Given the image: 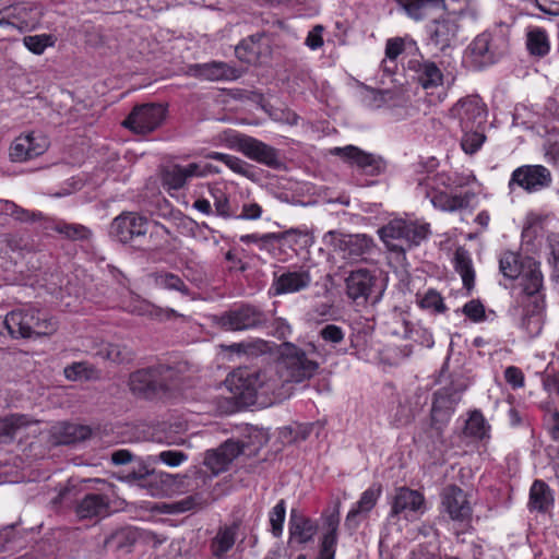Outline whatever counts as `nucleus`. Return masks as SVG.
<instances>
[{
    "label": "nucleus",
    "instance_id": "nucleus-1",
    "mask_svg": "<svg viewBox=\"0 0 559 559\" xmlns=\"http://www.w3.org/2000/svg\"><path fill=\"white\" fill-rule=\"evenodd\" d=\"M237 406L248 407L257 403L258 396L280 399L278 379L271 377L267 370L257 371L250 368L234 370L225 381Z\"/></svg>",
    "mask_w": 559,
    "mask_h": 559
},
{
    "label": "nucleus",
    "instance_id": "nucleus-2",
    "mask_svg": "<svg viewBox=\"0 0 559 559\" xmlns=\"http://www.w3.org/2000/svg\"><path fill=\"white\" fill-rule=\"evenodd\" d=\"M277 353L276 370L269 372L271 377L278 379V392L287 383L309 380L319 369V364L308 358L306 352L292 342H283Z\"/></svg>",
    "mask_w": 559,
    "mask_h": 559
},
{
    "label": "nucleus",
    "instance_id": "nucleus-3",
    "mask_svg": "<svg viewBox=\"0 0 559 559\" xmlns=\"http://www.w3.org/2000/svg\"><path fill=\"white\" fill-rule=\"evenodd\" d=\"M378 234L390 251L405 253L427 239L430 225L418 221L393 218L379 228Z\"/></svg>",
    "mask_w": 559,
    "mask_h": 559
},
{
    "label": "nucleus",
    "instance_id": "nucleus-4",
    "mask_svg": "<svg viewBox=\"0 0 559 559\" xmlns=\"http://www.w3.org/2000/svg\"><path fill=\"white\" fill-rule=\"evenodd\" d=\"M179 381L178 370L169 365L158 364L139 369L130 374V390L146 399L167 393Z\"/></svg>",
    "mask_w": 559,
    "mask_h": 559
},
{
    "label": "nucleus",
    "instance_id": "nucleus-5",
    "mask_svg": "<svg viewBox=\"0 0 559 559\" xmlns=\"http://www.w3.org/2000/svg\"><path fill=\"white\" fill-rule=\"evenodd\" d=\"M148 228L150 223L146 217L135 212H122L112 219L109 235L120 243L145 249L152 246V234H148Z\"/></svg>",
    "mask_w": 559,
    "mask_h": 559
},
{
    "label": "nucleus",
    "instance_id": "nucleus-6",
    "mask_svg": "<svg viewBox=\"0 0 559 559\" xmlns=\"http://www.w3.org/2000/svg\"><path fill=\"white\" fill-rule=\"evenodd\" d=\"M508 38L501 33L484 32L467 47L466 58L475 69L496 63L508 51Z\"/></svg>",
    "mask_w": 559,
    "mask_h": 559
},
{
    "label": "nucleus",
    "instance_id": "nucleus-7",
    "mask_svg": "<svg viewBox=\"0 0 559 559\" xmlns=\"http://www.w3.org/2000/svg\"><path fill=\"white\" fill-rule=\"evenodd\" d=\"M249 439L250 441L229 439L217 449L209 450L205 454L204 464L217 475L226 471L238 455L245 454L246 449L250 448V445H255L254 450H257L266 442L264 435L259 429H252Z\"/></svg>",
    "mask_w": 559,
    "mask_h": 559
},
{
    "label": "nucleus",
    "instance_id": "nucleus-8",
    "mask_svg": "<svg viewBox=\"0 0 559 559\" xmlns=\"http://www.w3.org/2000/svg\"><path fill=\"white\" fill-rule=\"evenodd\" d=\"M346 294L348 298L362 302H378L384 292V286L380 280V273L376 270L357 269L350 271L345 278Z\"/></svg>",
    "mask_w": 559,
    "mask_h": 559
},
{
    "label": "nucleus",
    "instance_id": "nucleus-9",
    "mask_svg": "<svg viewBox=\"0 0 559 559\" xmlns=\"http://www.w3.org/2000/svg\"><path fill=\"white\" fill-rule=\"evenodd\" d=\"M267 321V314L250 304H242L214 317V323L224 331L260 329L265 326Z\"/></svg>",
    "mask_w": 559,
    "mask_h": 559
},
{
    "label": "nucleus",
    "instance_id": "nucleus-10",
    "mask_svg": "<svg viewBox=\"0 0 559 559\" xmlns=\"http://www.w3.org/2000/svg\"><path fill=\"white\" fill-rule=\"evenodd\" d=\"M230 144L248 158L272 169H281L284 167L280 151L255 138L243 133H235L230 138Z\"/></svg>",
    "mask_w": 559,
    "mask_h": 559
},
{
    "label": "nucleus",
    "instance_id": "nucleus-11",
    "mask_svg": "<svg viewBox=\"0 0 559 559\" xmlns=\"http://www.w3.org/2000/svg\"><path fill=\"white\" fill-rule=\"evenodd\" d=\"M325 245L334 251L342 253L344 259L358 260L369 253L373 247L371 237L365 234L347 235L337 230H330L323 236Z\"/></svg>",
    "mask_w": 559,
    "mask_h": 559
},
{
    "label": "nucleus",
    "instance_id": "nucleus-12",
    "mask_svg": "<svg viewBox=\"0 0 559 559\" xmlns=\"http://www.w3.org/2000/svg\"><path fill=\"white\" fill-rule=\"evenodd\" d=\"M467 383L463 377L452 378L450 383L433 393L431 419L433 421H447L455 406L462 399Z\"/></svg>",
    "mask_w": 559,
    "mask_h": 559
},
{
    "label": "nucleus",
    "instance_id": "nucleus-13",
    "mask_svg": "<svg viewBox=\"0 0 559 559\" xmlns=\"http://www.w3.org/2000/svg\"><path fill=\"white\" fill-rule=\"evenodd\" d=\"M331 154L338 156L349 166L356 167L367 176H380L386 170L388 165L382 156L368 153L355 145L334 147L331 150Z\"/></svg>",
    "mask_w": 559,
    "mask_h": 559
},
{
    "label": "nucleus",
    "instance_id": "nucleus-14",
    "mask_svg": "<svg viewBox=\"0 0 559 559\" xmlns=\"http://www.w3.org/2000/svg\"><path fill=\"white\" fill-rule=\"evenodd\" d=\"M165 115L166 109L160 104L139 105L132 109L122 126L134 133L147 134L162 124Z\"/></svg>",
    "mask_w": 559,
    "mask_h": 559
},
{
    "label": "nucleus",
    "instance_id": "nucleus-15",
    "mask_svg": "<svg viewBox=\"0 0 559 559\" xmlns=\"http://www.w3.org/2000/svg\"><path fill=\"white\" fill-rule=\"evenodd\" d=\"M312 276L306 266L282 267L274 272L271 292L274 296L295 294L311 286Z\"/></svg>",
    "mask_w": 559,
    "mask_h": 559
},
{
    "label": "nucleus",
    "instance_id": "nucleus-16",
    "mask_svg": "<svg viewBox=\"0 0 559 559\" xmlns=\"http://www.w3.org/2000/svg\"><path fill=\"white\" fill-rule=\"evenodd\" d=\"M210 173H218L211 164L190 163L186 166L170 164L162 169V183L167 190H180L194 177H204Z\"/></svg>",
    "mask_w": 559,
    "mask_h": 559
},
{
    "label": "nucleus",
    "instance_id": "nucleus-17",
    "mask_svg": "<svg viewBox=\"0 0 559 559\" xmlns=\"http://www.w3.org/2000/svg\"><path fill=\"white\" fill-rule=\"evenodd\" d=\"M552 177L543 165H523L513 170L509 187L519 186L526 192H537L551 185Z\"/></svg>",
    "mask_w": 559,
    "mask_h": 559
},
{
    "label": "nucleus",
    "instance_id": "nucleus-18",
    "mask_svg": "<svg viewBox=\"0 0 559 559\" xmlns=\"http://www.w3.org/2000/svg\"><path fill=\"white\" fill-rule=\"evenodd\" d=\"M450 115L459 119L462 130L480 129L486 122V106L478 96H467L450 109Z\"/></svg>",
    "mask_w": 559,
    "mask_h": 559
},
{
    "label": "nucleus",
    "instance_id": "nucleus-19",
    "mask_svg": "<svg viewBox=\"0 0 559 559\" xmlns=\"http://www.w3.org/2000/svg\"><path fill=\"white\" fill-rule=\"evenodd\" d=\"M49 146L48 139L35 132L21 134L10 146V159L13 163H24L43 155Z\"/></svg>",
    "mask_w": 559,
    "mask_h": 559
},
{
    "label": "nucleus",
    "instance_id": "nucleus-20",
    "mask_svg": "<svg viewBox=\"0 0 559 559\" xmlns=\"http://www.w3.org/2000/svg\"><path fill=\"white\" fill-rule=\"evenodd\" d=\"M425 502L424 495L418 490L405 486L399 487L391 499L389 516L394 519L403 514L404 519L408 520L409 514H423L426 510Z\"/></svg>",
    "mask_w": 559,
    "mask_h": 559
},
{
    "label": "nucleus",
    "instance_id": "nucleus-21",
    "mask_svg": "<svg viewBox=\"0 0 559 559\" xmlns=\"http://www.w3.org/2000/svg\"><path fill=\"white\" fill-rule=\"evenodd\" d=\"M442 507L450 519L456 522L468 521L472 516V507L463 489L456 485L447 486L441 495Z\"/></svg>",
    "mask_w": 559,
    "mask_h": 559
},
{
    "label": "nucleus",
    "instance_id": "nucleus-22",
    "mask_svg": "<svg viewBox=\"0 0 559 559\" xmlns=\"http://www.w3.org/2000/svg\"><path fill=\"white\" fill-rule=\"evenodd\" d=\"M188 74L207 81H231L240 76V71L226 62L212 61L189 66Z\"/></svg>",
    "mask_w": 559,
    "mask_h": 559
},
{
    "label": "nucleus",
    "instance_id": "nucleus-23",
    "mask_svg": "<svg viewBox=\"0 0 559 559\" xmlns=\"http://www.w3.org/2000/svg\"><path fill=\"white\" fill-rule=\"evenodd\" d=\"M43 230H52L62 239L73 242H88L93 238V231L87 226L59 218L44 219Z\"/></svg>",
    "mask_w": 559,
    "mask_h": 559
},
{
    "label": "nucleus",
    "instance_id": "nucleus-24",
    "mask_svg": "<svg viewBox=\"0 0 559 559\" xmlns=\"http://www.w3.org/2000/svg\"><path fill=\"white\" fill-rule=\"evenodd\" d=\"M28 329L29 337H39L53 334L58 324L46 311L36 308H22Z\"/></svg>",
    "mask_w": 559,
    "mask_h": 559
},
{
    "label": "nucleus",
    "instance_id": "nucleus-25",
    "mask_svg": "<svg viewBox=\"0 0 559 559\" xmlns=\"http://www.w3.org/2000/svg\"><path fill=\"white\" fill-rule=\"evenodd\" d=\"M409 69L415 72V79L425 90L436 88L443 83V73L433 61L412 60Z\"/></svg>",
    "mask_w": 559,
    "mask_h": 559
},
{
    "label": "nucleus",
    "instance_id": "nucleus-26",
    "mask_svg": "<svg viewBox=\"0 0 559 559\" xmlns=\"http://www.w3.org/2000/svg\"><path fill=\"white\" fill-rule=\"evenodd\" d=\"M80 520L105 516L109 512V498L103 493H87L74 508Z\"/></svg>",
    "mask_w": 559,
    "mask_h": 559
},
{
    "label": "nucleus",
    "instance_id": "nucleus-27",
    "mask_svg": "<svg viewBox=\"0 0 559 559\" xmlns=\"http://www.w3.org/2000/svg\"><path fill=\"white\" fill-rule=\"evenodd\" d=\"M475 197V192L471 190L461 194H449L448 192L436 189L431 193L430 201L436 209L455 212L468 207Z\"/></svg>",
    "mask_w": 559,
    "mask_h": 559
},
{
    "label": "nucleus",
    "instance_id": "nucleus-28",
    "mask_svg": "<svg viewBox=\"0 0 559 559\" xmlns=\"http://www.w3.org/2000/svg\"><path fill=\"white\" fill-rule=\"evenodd\" d=\"M523 304L522 328L530 336H537L544 324L545 298L536 297L533 302Z\"/></svg>",
    "mask_w": 559,
    "mask_h": 559
},
{
    "label": "nucleus",
    "instance_id": "nucleus-29",
    "mask_svg": "<svg viewBox=\"0 0 559 559\" xmlns=\"http://www.w3.org/2000/svg\"><path fill=\"white\" fill-rule=\"evenodd\" d=\"M381 493L382 485L379 483H374L368 489H366L361 493L356 506L348 512L345 520V525L350 528H356L358 526L356 518L360 514H368L377 504Z\"/></svg>",
    "mask_w": 559,
    "mask_h": 559
},
{
    "label": "nucleus",
    "instance_id": "nucleus-30",
    "mask_svg": "<svg viewBox=\"0 0 559 559\" xmlns=\"http://www.w3.org/2000/svg\"><path fill=\"white\" fill-rule=\"evenodd\" d=\"M288 528L290 539L297 540L299 544H307L316 535L318 525L310 518L293 509L289 515Z\"/></svg>",
    "mask_w": 559,
    "mask_h": 559
},
{
    "label": "nucleus",
    "instance_id": "nucleus-31",
    "mask_svg": "<svg viewBox=\"0 0 559 559\" xmlns=\"http://www.w3.org/2000/svg\"><path fill=\"white\" fill-rule=\"evenodd\" d=\"M457 33V25L451 20H433L429 26V43L440 51L451 46Z\"/></svg>",
    "mask_w": 559,
    "mask_h": 559
},
{
    "label": "nucleus",
    "instance_id": "nucleus-32",
    "mask_svg": "<svg viewBox=\"0 0 559 559\" xmlns=\"http://www.w3.org/2000/svg\"><path fill=\"white\" fill-rule=\"evenodd\" d=\"M520 285L524 294L522 302H533L534 298L543 297V274L538 264H533L528 270L521 273Z\"/></svg>",
    "mask_w": 559,
    "mask_h": 559
},
{
    "label": "nucleus",
    "instance_id": "nucleus-33",
    "mask_svg": "<svg viewBox=\"0 0 559 559\" xmlns=\"http://www.w3.org/2000/svg\"><path fill=\"white\" fill-rule=\"evenodd\" d=\"M240 523L235 521L230 525L219 527L217 534L211 542L212 555L216 558H223L227 554L236 542L237 532Z\"/></svg>",
    "mask_w": 559,
    "mask_h": 559
},
{
    "label": "nucleus",
    "instance_id": "nucleus-34",
    "mask_svg": "<svg viewBox=\"0 0 559 559\" xmlns=\"http://www.w3.org/2000/svg\"><path fill=\"white\" fill-rule=\"evenodd\" d=\"M0 334H8L12 338H31L22 308L12 310L0 319Z\"/></svg>",
    "mask_w": 559,
    "mask_h": 559
},
{
    "label": "nucleus",
    "instance_id": "nucleus-35",
    "mask_svg": "<svg viewBox=\"0 0 559 559\" xmlns=\"http://www.w3.org/2000/svg\"><path fill=\"white\" fill-rule=\"evenodd\" d=\"M552 504L554 496L551 489L544 480L536 479L530 489V509L546 513Z\"/></svg>",
    "mask_w": 559,
    "mask_h": 559
},
{
    "label": "nucleus",
    "instance_id": "nucleus-36",
    "mask_svg": "<svg viewBox=\"0 0 559 559\" xmlns=\"http://www.w3.org/2000/svg\"><path fill=\"white\" fill-rule=\"evenodd\" d=\"M403 8L414 20H423L431 16L433 12L444 11V0H405Z\"/></svg>",
    "mask_w": 559,
    "mask_h": 559
},
{
    "label": "nucleus",
    "instance_id": "nucleus-37",
    "mask_svg": "<svg viewBox=\"0 0 559 559\" xmlns=\"http://www.w3.org/2000/svg\"><path fill=\"white\" fill-rule=\"evenodd\" d=\"M454 267L455 271L461 275L463 286L469 292L474 287L475 272L472 264L469 252L460 247L454 253Z\"/></svg>",
    "mask_w": 559,
    "mask_h": 559
},
{
    "label": "nucleus",
    "instance_id": "nucleus-38",
    "mask_svg": "<svg viewBox=\"0 0 559 559\" xmlns=\"http://www.w3.org/2000/svg\"><path fill=\"white\" fill-rule=\"evenodd\" d=\"M148 491L152 496L168 493L175 490L179 484V475L152 469Z\"/></svg>",
    "mask_w": 559,
    "mask_h": 559
},
{
    "label": "nucleus",
    "instance_id": "nucleus-39",
    "mask_svg": "<svg viewBox=\"0 0 559 559\" xmlns=\"http://www.w3.org/2000/svg\"><path fill=\"white\" fill-rule=\"evenodd\" d=\"M206 157L210 159H215L224 163L228 168H230L236 174L245 176L246 178L249 179H254L255 174L253 167L239 157L219 152H212L207 154Z\"/></svg>",
    "mask_w": 559,
    "mask_h": 559
},
{
    "label": "nucleus",
    "instance_id": "nucleus-40",
    "mask_svg": "<svg viewBox=\"0 0 559 559\" xmlns=\"http://www.w3.org/2000/svg\"><path fill=\"white\" fill-rule=\"evenodd\" d=\"M154 283L162 289L179 292L183 296H189L191 293L190 288L188 285H186L183 280L179 275L171 272H156L154 274Z\"/></svg>",
    "mask_w": 559,
    "mask_h": 559
},
{
    "label": "nucleus",
    "instance_id": "nucleus-41",
    "mask_svg": "<svg viewBox=\"0 0 559 559\" xmlns=\"http://www.w3.org/2000/svg\"><path fill=\"white\" fill-rule=\"evenodd\" d=\"M92 430L87 426L64 423L60 427L59 443L72 444L88 439Z\"/></svg>",
    "mask_w": 559,
    "mask_h": 559
},
{
    "label": "nucleus",
    "instance_id": "nucleus-42",
    "mask_svg": "<svg viewBox=\"0 0 559 559\" xmlns=\"http://www.w3.org/2000/svg\"><path fill=\"white\" fill-rule=\"evenodd\" d=\"M526 46L531 55L544 57L549 52L550 45L545 29L534 27L527 33Z\"/></svg>",
    "mask_w": 559,
    "mask_h": 559
},
{
    "label": "nucleus",
    "instance_id": "nucleus-43",
    "mask_svg": "<svg viewBox=\"0 0 559 559\" xmlns=\"http://www.w3.org/2000/svg\"><path fill=\"white\" fill-rule=\"evenodd\" d=\"M98 355L116 364L130 362L134 357L133 350L123 344H107L99 349Z\"/></svg>",
    "mask_w": 559,
    "mask_h": 559
},
{
    "label": "nucleus",
    "instance_id": "nucleus-44",
    "mask_svg": "<svg viewBox=\"0 0 559 559\" xmlns=\"http://www.w3.org/2000/svg\"><path fill=\"white\" fill-rule=\"evenodd\" d=\"M27 425L26 417L24 415H11L8 417H0V442L11 441L16 431Z\"/></svg>",
    "mask_w": 559,
    "mask_h": 559
},
{
    "label": "nucleus",
    "instance_id": "nucleus-45",
    "mask_svg": "<svg viewBox=\"0 0 559 559\" xmlns=\"http://www.w3.org/2000/svg\"><path fill=\"white\" fill-rule=\"evenodd\" d=\"M490 426L486 421L480 411H473L466 420L465 433L467 436L484 439L488 437Z\"/></svg>",
    "mask_w": 559,
    "mask_h": 559
},
{
    "label": "nucleus",
    "instance_id": "nucleus-46",
    "mask_svg": "<svg viewBox=\"0 0 559 559\" xmlns=\"http://www.w3.org/2000/svg\"><path fill=\"white\" fill-rule=\"evenodd\" d=\"M286 516V502L281 499L269 512V522L271 525V533L274 537H281Z\"/></svg>",
    "mask_w": 559,
    "mask_h": 559
},
{
    "label": "nucleus",
    "instance_id": "nucleus-47",
    "mask_svg": "<svg viewBox=\"0 0 559 559\" xmlns=\"http://www.w3.org/2000/svg\"><path fill=\"white\" fill-rule=\"evenodd\" d=\"M499 269L503 276L510 280L518 278L522 273V264L519 261V257L512 252L502 254L499 261Z\"/></svg>",
    "mask_w": 559,
    "mask_h": 559
},
{
    "label": "nucleus",
    "instance_id": "nucleus-48",
    "mask_svg": "<svg viewBox=\"0 0 559 559\" xmlns=\"http://www.w3.org/2000/svg\"><path fill=\"white\" fill-rule=\"evenodd\" d=\"M463 138L461 146L467 154L476 153L486 140L484 132L480 129L462 130Z\"/></svg>",
    "mask_w": 559,
    "mask_h": 559
},
{
    "label": "nucleus",
    "instance_id": "nucleus-49",
    "mask_svg": "<svg viewBox=\"0 0 559 559\" xmlns=\"http://www.w3.org/2000/svg\"><path fill=\"white\" fill-rule=\"evenodd\" d=\"M151 472L152 469H150L147 465L140 463L138 468L128 471L124 475L121 476V479L148 490L150 478L152 477Z\"/></svg>",
    "mask_w": 559,
    "mask_h": 559
},
{
    "label": "nucleus",
    "instance_id": "nucleus-50",
    "mask_svg": "<svg viewBox=\"0 0 559 559\" xmlns=\"http://www.w3.org/2000/svg\"><path fill=\"white\" fill-rule=\"evenodd\" d=\"M204 503L200 495L187 496L179 501L171 502L166 506L167 511L173 514L183 513L194 509L202 508Z\"/></svg>",
    "mask_w": 559,
    "mask_h": 559
},
{
    "label": "nucleus",
    "instance_id": "nucleus-51",
    "mask_svg": "<svg viewBox=\"0 0 559 559\" xmlns=\"http://www.w3.org/2000/svg\"><path fill=\"white\" fill-rule=\"evenodd\" d=\"M11 207L10 216L20 223H35L41 222V226L44 225V219H49V217L44 216V214L39 211H29L24 209L16 203H12L9 205Z\"/></svg>",
    "mask_w": 559,
    "mask_h": 559
},
{
    "label": "nucleus",
    "instance_id": "nucleus-52",
    "mask_svg": "<svg viewBox=\"0 0 559 559\" xmlns=\"http://www.w3.org/2000/svg\"><path fill=\"white\" fill-rule=\"evenodd\" d=\"M293 235H301V233L296 229H289V230H286V231L280 233V234L270 233V234H264L262 236H260L258 234H249V235L241 236L240 241L243 243L259 242V241L269 243L272 241H280L282 239H286Z\"/></svg>",
    "mask_w": 559,
    "mask_h": 559
},
{
    "label": "nucleus",
    "instance_id": "nucleus-53",
    "mask_svg": "<svg viewBox=\"0 0 559 559\" xmlns=\"http://www.w3.org/2000/svg\"><path fill=\"white\" fill-rule=\"evenodd\" d=\"M142 314L148 316L151 319L157 320V321H168L176 318H180L186 320L187 317L185 314H181L177 312L173 308H162L155 305H147L145 307V310L141 312Z\"/></svg>",
    "mask_w": 559,
    "mask_h": 559
},
{
    "label": "nucleus",
    "instance_id": "nucleus-54",
    "mask_svg": "<svg viewBox=\"0 0 559 559\" xmlns=\"http://www.w3.org/2000/svg\"><path fill=\"white\" fill-rule=\"evenodd\" d=\"M23 43L35 55H41L48 46L53 45L51 36L47 34L25 36Z\"/></svg>",
    "mask_w": 559,
    "mask_h": 559
},
{
    "label": "nucleus",
    "instance_id": "nucleus-55",
    "mask_svg": "<svg viewBox=\"0 0 559 559\" xmlns=\"http://www.w3.org/2000/svg\"><path fill=\"white\" fill-rule=\"evenodd\" d=\"M319 336L328 344L335 347L342 343L345 337L343 329L336 324H325L319 330Z\"/></svg>",
    "mask_w": 559,
    "mask_h": 559
},
{
    "label": "nucleus",
    "instance_id": "nucleus-56",
    "mask_svg": "<svg viewBox=\"0 0 559 559\" xmlns=\"http://www.w3.org/2000/svg\"><path fill=\"white\" fill-rule=\"evenodd\" d=\"M187 459L188 456L185 452L175 450L162 451L159 454L148 457V460L153 463L163 462L170 467L180 465Z\"/></svg>",
    "mask_w": 559,
    "mask_h": 559
},
{
    "label": "nucleus",
    "instance_id": "nucleus-57",
    "mask_svg": "<svg viewBox=\"0 0 559 559\" xmlns=\"http://www.w3.org/2000/svg\"><path fill=\"white\" fill-rule=\"evenodd\" d=\"M255 36L250 37V43L248 40H242L238 46H236L235 52L236 56L245 62L251 63L255 60L259 55V49L255 48Z\"/></svg>",
    "mask_w": 559,
    "mask_h": 559
},
{
    "label": "nucleus",
    "instance_id": "nucleus-58",
    "mask_svg": "<svg viewBox=\"0 0 559 559\" xmlns=\"http://www.w3.org/2000/svg\"><path fill=\"white\" fill-rule=\"evenodd\" d=\"M211 194L214 199L216 214L224 218L231 217L234 213L230 211V204L227 195L219 189L211 190Z\"/></svg>",
    "mask_w": 559,
    "mask_h": 559
},
{
    "label": "nucleus",
    "instance_id": "nucleus-59",
    "mask_svg": "<svg viewBox=\"0 0 559 559\" xmlns=\"http://www.w3.org/2000/svg\"><path fill=\"white\" fill-rule=\"evenodd\" d=\"M420 306L424 309H431L437 313H442L447 310L441 295L433 289L427 292L420 300Z\"/></svg>",
    "mask_w": 559,
    "mask_h": 559
},
{
    "label": "nucleus",
    "instance_id": "nucleus-60",
    "mask_svg": "<svg viewBox=\"0 0 559 559\" xmlns=\"http://www.w3.org/2000/svg\"><path fill=\"white\" fill-rule=\"evenodd\" d=\"M338 523H340V510H338V504H336L331 513L324 515V525L328 528L326 533L323 535L324 539L333 538V539L337 540Z\"/></svg>",
    "mask_w": 559,
    "mask_h": 559
},
{
    "label": "nucleus",
    "instance_id": "nucleus-61",
    "mask_svg": "<svg viewBox=\"0 0 559 559\" xmlns=\"http://www.w3.org/2000/svg\"><path fill=\"white\" fill-rule=\"evenodd\" d=\"M463 313L474 322L485 320V307L478 299L466 302L463 307Z\"/></svg>",
    "mask_w": 559,
    "mask_h": 559
},
{
    "label": "nucleus",
    "instance_id": "nucleus-62",
    "mask_svg": "<svg viewBox=\"0 0 559 559\" xmlns=\"http://www.w3.org/2000/svg\"><path fill=\"white\" fill-rule=\"evenodd\" d=\"M91 368L86 362H74L64 369V374L69 380L75 381L79 379H87L90 377Z\"/></svg>",
    "mask_w": 559,
    "mask_h": 559
},
{
    "label": "nucleus",
    "instance_id": "nucleus-63",
    "mask_svg": "<svg viewBox=\"0 0 559 559\" xmlns=\"http://www.w3.org/2000/svg\"><path fill=\"white\" fill-rule=\"evenodd\" d=\"M271 326H272V334L278 340H286L293 333V329H292L290 324L284 318H275L272 321Z\"/></svg>",
    "mask_w": 559,
    "mask_h": 559
},
{
    "label": "nucleus",
    "instance_id": "nucleus-64",
    "mask_svg": "<svg viewBox=\"0 0 559 559\" xmlns=\"http://www.w3.org/2000/svg\"><path fill=\"white\" fill-rule=\"evenodd\" d=\"M504 379L510 385H512L513 389H518L524 385V374L518 367H508L504 370Z\"/></svg>",
    "mask_w": 559,
    "mask_h": 559
}]
</instances>
